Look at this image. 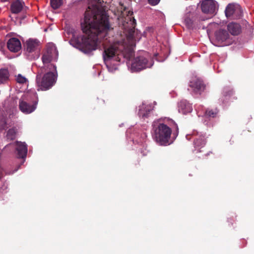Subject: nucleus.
I'll return each mask as SVG.
<instances>
[{
  "label": "nucleus",
  "instance_id": "1",
  "mask_svg": "<svg viewBox=\"0 0 254 254\" xmlns=\"http://www.w3.org/2000/svg\"><path fill=\"white\" fill-rule=\"evenodd\" d=\"M85 12L81 28L85 35H72L69 41L71 45L83 53L89 54L100 47L102 40H108V35L114 28L109 20V16L97 5Z\"/></svg>",
  "mask_w": 254,
  "mask_h": 254
},
{
  "label": "nucleus",
  "instance_id": "2",
  "mask_svg": "<svg viewBox=\"0 0 254 254\" xmlns=\"http://www.w3.org/2000/svg\"><path fill=\"white\" fill-rule=\"evenodd\" d=\"M58 56V51L54 46L52 45L47 47L42 57L44 65L39 70L36 76L38 90H47L56 82L57 75L56 66L51 62L56 61Z\"/></svg>",
  "mask_w": 254,
  "mask_h": 254
},
{
  "label": "nucleus",
  "instance_id": "3",
  "mask_svg": "<svg viewBox=\"0 0 254 254\" xmlns=\"http://www.w3.org/2000/svg\"><path fill=\"white\" fill-rule=\"evenodd\" d=\"M153 137L155 140L161 145L170 144L171 135L172 130L170 127L164 123H158L153 125Z\"/></svg>",
  "mask_w": 254,
  "mask_h": 254
},
{
  "label": "nucleus",
  "instance_id": "4",
  "mask_svg": "<svg viewBox=\"0 0 254 254\" xmlns=\"http://www.w3.org/2000/svg\"><path fill=\"white\" fill-rule=\"evenodd\" d=\"M126 51V46L124 42H117L109 46L108 48H105L103 53V58L104 62L107 63L112 58L116 57V60L120 61V60L118 57L122 54L123 56L130 59L133 55V52L131 50H129L127 55H125V52Z\"/></svg>",
  "mask_w": 254,
  "mask_h": 254
},
{
  "label": "nucleus",
  "instance_id": "5",
  "mask_svg": "<svg viewBox=\"0 0 254 254\" xmlns=\"http://www.w3.org/2000/svg\"><path fill=\"white\" fill-rule=\"evenodd\" d=\"M147 54L144 53L135 58L131 64V69L132 71H138L147 67H150L152 64L148 62Z\"/></svg>",
  "mask_w": 254,
  "mask_h": 254
},
{
  "label": "nucleus",
  "instance_id": "6",
  "mask_svg": "<svg viewBox=\"0 0 254 254\" xmlns=\"http://www.w3.org/2000/svg\"><path fill=\"white\" fill-rule=\"evenodd\" d=\"M40 45V42L37 39H30L27 40L24 44V50L25 54L29 60L35 59L37 58L39 55V52L34 55L36 53V51L38 49Z\"/></svg>",
  "mask_w": 254,
  "mask_h": 254
},
{
  "label": "nucleus",
  "instance_id": "7",
  "mask_svg": "<svg viewBox=\"0 0 254 254\" xmlns=\"http://www.w3.org/2000/svg\"><path fill=\"white\" fill-rule=\"evenodd\" d=\"M132 15L133 12L129 11L127 16L125 17L123 24L125 29L128 28V33L127 36L128 41H132L133 40L134 29L136 26V21Z\"/></svg>",
  "mask_w": 254,
  "mask_h": 254
},
{
  "label": "nucleus",
  "instance_id": "8",
  "mask_svg": "<svg viewBox=\"0 0 254 254\" xmlns=\"http://www.w3.org/2000/svg\"><path fill=\"white\" fill-rule=\"evenodd\" d=\"M215 42L219 46H225L231 44L233 41L232 37L227 30L219 29L215 32Z\"/></svg>",
  "mask_w": 254,
  "mask_h": 254
},
{
  "label": "nucleus",
  "instance_id": "9",
  "mask_svg": "<svg viewBox=\"0 0 254 254\" xmlns=\"http://www.w3.org/2000/svg\"><path fill=\"white\" fill-rule=\"evenodd\" d=\"M30 97L31 94L27 93L24 94L19 100V109L25 114H30L33 112L36 108L37 101L33 102L32 104L27 102Z\"/></svg>",
  "mask_w": 254,
  "mask_h": 254
},
{
  "label": "nucleus",
  "instance_id": "10",
  "mask_svg": "<svg viewBox=\"0 0 254 254\" xmlns=\"http://www.w3.org/2000/svg\"><path fill=\"white\" fill-rule=\"evenodd\" d=\"M225 15L227 18L238 19L241 17L242 10L240 5L229 4L225 9Z\"/></svg>",
  "mask_w": 254,
  "mask_h": 254
},
{
  "label": "nucleus",
  "instance_id": "11",
  "mask_svg": "<svg viewBox=\"0 0 254 254\" xmlns=\"http://www.w3.org/2000/svg\"><path fill=\"white\" fill-rule=\"evenodd\" d=\"M190 87L195 94H201L205 89V85L203 81L197 77L191 78L190 82Z\"/></svg>",
  "mask_w": 254,
  "mask_h": 254
},
{
  "label": "nucleus",
  "instance_id": "12",
  "mask_svg": "<svg viewBox=\"0 0 254 254\" xmlns=\"http://www.w3.org/2000/svg\"><path fill=\"white\" fill-rule=\"evenodd\" d=\"M202 11L206 14H214L217 10V2L214 0H204L201 5Z\"/></svg>",
  "mask_w": 254,
  "mask_h": 254
},
{
  "label": "nucleus",
  "instance_id": "13",
  "mask_svg": "<svg viewBox=\"0 0 254 254\" xmlns=\"http://www.w3.org/2000/svg\"><path fill=\"white\" fill-rule=\"evenodd\" d=\"M234 92L233 89L229 86L224 87L222 92V96L221 99V101L223 103H227L228 101L233 102L234 100H236L237 98L234 96Z\"/></svg>",
  "mask_w": 254,
  "mask_h": 254
},
{
  "label": "nucleus",
  "instance_id": "14",
  "mask_svg": "<svg viewBox=\"0 0 254 254\" xmlns=\"http://www.w3.org/2000/svg\"><path fill=\"white\" fill-rule=\"evenodd\" d=\"M7 47L12 52H17L21 49V42L16 38H11L7 42Z\"/></svg>",
  "mask_w": 254,
  "mask_h": 254
},
{
  "label": "nucleus",
  "instance_id": "15",
  "mask_svg": "<svg viewBox=\"0 0 254 254\" xmlns=\"http://www.w3.org/2000/svg\"><path fill=\"white\" fill-rule=\"evenodd\" d=\"M194 145L195 147V151L197 152H202L203 150H201L204 147L206 144V139L204 136L200 135L196 136L194 139Z\"/></svg>",
  "mask_w": 254,
  "mask_h": 254
},
{
  "label": "nucleus",
  "instance_id": "16",
  "mask_svg": "<svg viewBox=\"0 0 254 254\" xmlns=\"http://www.w3.org/2000/svg\"><path fill=\"white\" fill-rule=\"evenodd\" d=\"M179 112L186 114L191 112L192 110V106L186 100H182L179 103Z\"/></svg>",
  "mask_w": 254,
  "mask_h": 254
},
{
  "label": "nucleus",
  "instance_id": "17",
  "mask_svg": "<svg viewBox=\"0 0 254 254\" xmlns=\"http://www.w3.org/2000/svg\"><path fill=\"white\" fill-rule=\"evenodd\" d=\"M227 29L232 35H238L241 31V27L239 24L231 22L228 24Z\"/></svg>",
  "mask_w": 254,
  "mask_h": 254
},
{
  "label": "nucleus",
  "instance_id": "18",
  "mask_svg": "<svg viewBox=\"0 0 254 254\" xmlns=\"http://www.w3.org/2000/svg\"><path fill=\"white\" fill-rule=\"evenodd\" d=\"M16 150L18 152L19 158H24L26 156L27 153V148L25 143H18L17 144Z\"/></svg>",
  "mask_w": 254,
  "mask_h": 254
},
{
  "label": "nucleus",
  "instance_id": "19",
  "mask_svg": "<svg viewBox=\"0 0 254 254\" xmlns=\"http://www.w3.org/2000/svg\"><path fill=\"white\" fill-rule=\"evenodd\" d=\"M24 2L20 0H16L13 2L10 7L11 11L13 13H18L22 9Z\"/></svg>",
  "mask_w": 254,
  "mask_h": 254
},
{
  "label": "nucleus",
  "instance_id": "20",
  "mask_svg": "<svg viewBox=\"0 0 254 254\" xmlns=\"http://www.w3.org/2000/svg\"><path fill=\"white\" fill-rule=\"evenodd\" d=\"M219 110L215 108L214 109L207 108L205 111V116L208 118H214L217 116Z\"/></svg>",
  "mask_w": 254,
  "mask_h": 254
},
{
  "label": "nucleus",
  "instance_id": "21",
  "mask_svg": "<svg viewBox=\"0 0 254 254\" xmlns=\"http://www.w3.org/2000/svg\"><path fill=\"white\" fill-rule=\"evenodd\" d=\"M9 76V72L6 69H1L0 70V84L2 83L7 80Z\"/></svg>",
  "mask_w": 254,
  "mask_h": 254
},
{
  "label": "nucleus",
  "instance_id": "22",
  "mask_svg": "<svg viewBox=\"0 0 254 254\" xmlns=\"http://www.w3.org/2000/svg\"><path fill=\"white\" fill-rule=\"evenodd\" d=\"M63 3V0H50V4L54 9L59 8Z\"/></svg>",
  "mask_w": 254,
  "mask_h": 254
},
{
  "label": "nucleus",
  "instance_id": "23",
  "mask_svg": "<svg viewBox=\"0 0 254 254\" xmlns=\"http://www.w3.org/2000/svg\"><path fill=\"white\" fill-rule=\"evenodd\" d=\"M149 111H144L143 106L140 107L138 111V115L142 118H147L149 114Z\"/></svg>",
  "mask_w": 254,
  "mask_h": 254
},
{
  "label": "nucleus",
  "instance_id": "24",
  "mask_svg": "<svg viewBox=\"0 0 254 254\" xmlns=\"http://www.w3.org/2000/svg\"><path fill=\"white\" fill-rule=\"evenodd\" d=\"M27 79L20 74H18L16 76V81L21 84H23L27 82Z\"/></svg>",
  "mask_w": 254,
  "mask_h": 254
},
{
  "label": "nucleus",
  "instance_id": "25",
  "mask_svg": "<svg viewBox=\"0 0 254 254\" xmlns=\"http://www.w3.org/2000/svg\"><path fill=\"white\" fill-rule=\"evenodd\" d=\"M185 22L186 23V25H187V26L188 28H190L192 27L193 21L190 18H189V17L186 18L185 19Z\"/></svg>",
  "mask_w": 254,
  "mask_h": 254
},
{
  "label": "nucleus",
  "instance_id": "26",
  "mask_svg": "<svg viewBox=\"0 0 254 254\" xmlns=\"http://www.w3.org/2000/svg\"><path fill=\"white\" fill-rule=\"evenodd\" d=\"M15 131L13 129H9L7 132V136L11 139H14L15 137Z\"/></svg>",
  "mask_w": 254,
  "mask_h": 254
},
{
  "label": "nucleus",
  "instance_id": "27",
  "mask_svg": "<svg viewBox=\"0 0 254 254\" xmlns=\"http://www.w3.org/2000/svg\"><path fill=\"white\" fill-rule=\"evenodd\" d=\"M160 0H148V3L151 5H156L159 2Z\"/></svg>",
  "mask_w": 254,
  "mask_h": 254
},
{
  "label": "nucleus",
  "instance_id": "28",
  "mask_svg": "<svg viewBox=\"0 0 254 254\" xmlns=\"http://www.w3.org/2000/svg\"><path fill=\"white\" fill-rule=\"evenodd\" d=\"M3 46V43L2 42H0V50H1Z\"/></svg>",
  "mask_w": 254,
  "mask_h": 254
},
{
  "label": "nucleus",
  "instance_id": "29",
  "mask_svg": "<svg viewBox=\"0 0 254 254\" xmlns=\"http://www.w3.org/2000/svg\"><path fill=\"white\" fill-rule=\"evenodd\" d=\"M33 95L36 98H37V95L36 94V93H34Z\"/></svg>",
  "mask_w": 254,
  "mask_h": 254
},
{
  "label": "nucleus",
  "instance_id": "30",
  "mask_svg": "<svg viewBox=\"0 0 254 254\" xmlns=\"http://www.w3.org/2000/svg\"><path fill=\"white\" fill-rule=\"evenodd\" d=\"M2 177V171L0 169V178Z\"/></svg>",
  "mask_w": 254,
  "mask_h": 254
},
{
  "label": "nucleus",
  "instance_id": "31",
  "mask_svg": "<svg viewBox=\"0 0 254 254\" xmlns=\"http://www.w3.org/2000/svg\"><path fill=\"white\" fill-rule=\"evenodd\" d=\"M171 122L173 124H174L175 126H177V125L175 124V123L173 121V120H171Z\"/></svg>",
  "mask_w": 254,
  "mask_h": 254
},
{
  "label": "nucleus",
  "instance_id": "32",
  "mask_svg": "<svg viewBox=\"0 0 254 254\" xmlns=\"http://www.w3.org/2000/svg\"><path fill=\"white\" fill-rule=\"evenodd\" d=\"M209 154V153H207L206 154H205V156H207Z\"/></svg>",
  "mask_w": 254,
  "mask_h": 254
},
{
  "label": "nucleus",
  "instance_id": "33",
  "mask_svg": "<svg viewBox=\"0 0 254 254\" xmlns=\"http://www.w3.org/2000/svg\"><path fill=\"white\" fill-rule=\"evenodd\" d=\"M2 1H7L8 0H1Z\"/></svg>",
  "mask_w": 254,
  "mask_h": 254
}]
</instances>
